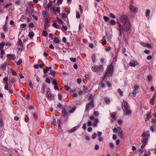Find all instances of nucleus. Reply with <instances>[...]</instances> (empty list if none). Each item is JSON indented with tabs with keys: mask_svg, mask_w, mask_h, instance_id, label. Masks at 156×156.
<instances>
[{
	"mask_svg": "<svg viewBox=\"0 0 156 156\" xmlns=\"http://www.w3.org/2000/svg\"><path fill=\"white\" fill-rule=\"evenodd\" d=\"M91 69L93 72L99 73L102 72L103 71L104 68L102 65H100L99 66H95L92 67Z\"/></svg>",
	"mask_w": 156,
	"mask_h": 156,
	"instance_id": "obj_1",
	"label": "nucleus"
},
{
	"mask_svg": "<svg viewBox=\"0 0 156 156\" xmlns=\"http://www.w3.org/2000/svg\"><path fill=\"white\" fill-rule=\"evenodd\" d=\"M113 68L112 66H109L108 67V69L106 71L105 74L104 76L102 78V80H105L106 76H112L113 73Z\"/></svg>",
	"mask_w": 156,
	"mask_h": 156,
	"instance_id": "obj_2",
	"label": "nucleus"
},
{
	"mask_svg": "<svg viewBox=\"0 0 156 156\" xmlns=\"http://www.w3.org/2000/svg\"><path fill=\"white\" fill-rule=\"evenodd\" d=\"M124 31L127 32L130 28V23L129 22L125 23L123 25Z\"/></svg>",
	"mask_w": 156,
	"mask_h": 156,
	"instance_id": "obj_3",
	"label": "nucleus"
},
{
	"mask_svg": "<svg viewBox=\"0 0 156 156\" xmlns=\"http://www.w3.org/2000/svg\"><path fill=\"white\" fill-rule=\"evenodd\" d=\"M41 15L44 20H49V15L48 12H47V11H42Z\"/></svg>",
	"mask_w": 156,
	"mask_h": 156,
	"instance_id": "obj_4",
	"label": "nucleus"
},
{
	"mask_svg": "<svg viewBox=\"0 0 156 156\" xmlns=\"http://www.w3.org/2000/svg\"><path fill=\"white\" fill-rule=\"evenodd\" d=\"M120 20L122 23H125L129 22L128 17L125 15H123L121 16L120 18Z\"/></svg>",
	"mask_w": 156,
	"mask_h": 156,
	"instance_id": "obj_5",
	"label": "nucleus"
},
{
	"mask_svg": "<svg viewBox=\"0 0 156 156\" xmlns=\"http://www.w3.org/2000/svg\"><path fill=\"white\" fill-rule=\"evenodd\" d=\"M90 107L91 108H94V107L93 104V101L92 100L90 103H88L86 105L85 111H87L89 110Z\"/></svg>",
	"mask_w": 156,
	"mask_h": 156,
	"instance_id": "obj_6",
	"label": "nucleus"
},
{
	"mask_svg": "<svg viewBox=\"0 0 156 156\" xmlns=\"http://www.w3.org/2000/svg\"><path fill=\"white\" fill-rule=\"evenodd\" d=\"M123 110L125 115H129L131 114L130 107L126 108V109H123Z\"/></svg>",
	"mask_w": 156,
	"mask_h": 156,
	"instance_id": "obj_7",
	"label": "nucleus"
},
{
	"mask_svg": "<svg viewBox=\"0 0 156 156\" xmlns=\"http://www.w3.org/2000/svg\"><path fill=\"white\" fill-rule=\"evenodd\" d=\"M129 8L130 9L131 12L134 13H136L138 11V9L136 7L130 5L129 6Z\"/></svg>",
	"mask_w": 156,
	"mask_h": 156,
	"instance_id": "obj_8",
	"label": "nucleus"
},
{
	"mask_svg": "<svg viewBox=\"0 0 156 156\" xmlns=\"http://www.w3.org/2000/svg\"><path fill=\"white\" fill-rule=\"evenodd\" d=\"M138 64V62L133 59L131 60L129 65L130 66L135 67Z\"/></svg>",
	"mask_w": 156,
	"mask_h": 156,
	"instance_id": "obj_9",
	"label": "nucleus"
},
{
	"mask_svg": "<svg viewBox=\"0 0 156 156\" xmlns=\"http://www.w3.org/2000/svg\"><path fill=\"white\" fill-rule=\"evenodd\" d=\"M7 58L10 60H15L16 56L14 54H8L6 55Z\"/></svg>",
	"mask_w": 156,
	"mask_h": 156,
	"instance_id": "obj_10",
	"label": "nucleus"
},
{
	"mask_svg": "<svg viewBox=\"0 0 156 156\" xmlns=\"http://www.w3.org/2000/svg\"><path fill=\"white\" fill-rule=\"evenodd\" d=\"M133 92L135 93L136 94L139 92V86L137 84H135L133 86Z\"/></svg>",
	"mask_w": 156,
	"mask_h": 156,
	"instance_id": "obj_11",
	"label": "nucleus"
},
{
	"mask_svg": "<svg viewBox=\"0 0 156 156\" xmlns=\"http://www.w3.org/2000/svg\"><path fill=\"white\" fill-rule=\"evenodd\" d=\"M122 109H126V108L129 107V106L128 105V103L125 101H123L122 103Z\"/></svg>",
	"mask_w": 156,
	"mask_h": 156,
	"instance_id": "obj_12",
	"label": "nucleus"
},
{
	"mask_svg": "<svg viewBox=\"0 0 156 156\" xmlns=\"http://www.w3.org/2000/svg\"><path fill=\"white\" fill-rule=\"evenodd\" d=\"M46 96L49 100H53L54 98V95L50 92H48Z\"/></svg>",
	"mask_w": 156,
	"mask_h": 156,
	"instance_id": "obj_13",
	"label": "nucleus"
},
{
	"mask_svg": "<svg viewBox=\"0 0 156 156\" xmlns=\"http://www.w3.org/2000/svg\"><path fill=\"white\" fill-rule=\"evenodd\" d=\"M150 135L149 131L144 132L142 134V137L148 138V137Z\"/></svg>",
	"mask_w": 156,
	"mask_h": 156,
	"instance_id": "obj_14",
	"label": "nucleus"
},
{
	"mask_svg": "<svg viewBox=\"0 0 156 156\" xmlns=\"http://www.w3.org/2000/svg\"><path fill=\"white\" fill-rule=\"evenodd\" d=\"M53 42L55 44H58L60 43V41L57 37H55L53 39Z\"/></svg>",
	"mask_w": 156,
	"mask_h": 156,
	"instance_id": "obj_15",
	"label": "nucleus"
},
{
	"mask_svg": "<svg viewBox=\"0 0 156 156\" xmlns=\"http://www.w3.org/2000/svg\"><path fill=\"white\" fill-rule=\"evenodd\" d=\"M140 44L143 46L149 48H152V46L149 44H144L143 42H141L140 43Z\"/></svg>",
	"mask_w": 156,
	"mask_h": 156,
	"instance_id": "obj_16",
	"label": "nucleus"
},
{
	"mask_svg": "<svg viewBox=\"0 0 156 156\" xmlns=\"http://www.w3.org/2000/svg\"><path fill=\"white\" fill-rule=\"evenodd\" d=\"M89 118L91 120H92L94 119V123H95L97 124L99 122V120L97 118L94 119V116H90L89 117Z\"/></svg>",
	"mask_w": 156,
	"mask_h": 156,
	"instance_id": "obj_17",
	"label": "nucleus"
},
{
	"mask_svg": "<svg viewBox=\"0 0 156 156\" xmlns=\"http://www.w3.org/2000/svg\"><path fill=\"white\" fill-rule=\"evenodd\" d=\"M143 139L142 140V142L143 144H147L148 143V138H144L142 137Z\"/></svg>",
	"mask_w": 156,
	"mask_h": 156,
	"instance_id": "obj_18",
	"label": "nucleus"
},
{
	"mask_svg": "<svg viewBox=\"0 0 156 156\" xmlns=\"http://www.w3.org/2000/svg\"><path fill=\"white\" fill-rule=\"evenodd\" d=\"M44 27L45 28L48 27L49 26V20H45Z\"/></svg>",
	"mask_w": 156,
	"mask_h": 156,
	"instance_id": "obj_19",
	"label": "nucleus"
},
{
	"mask_svg": "<svg viewBox=\"0 0 156 156\" xmlns=\"http://www.w3.org/2000/svg\"><path fill=\"white\" fill-rule=\"evenodd\" d=\"M111 117L113 119L112 120V121H113L116 119V117L115 115V113L113 112L111 114Z\"/></svg>",
	"mask_w": 156,
	"mask_h": 156,
	"instance_id": "obj_20",
	"label": "nucleus"
},
{
	"mask_svg": "<svg viewBox=\"0 0 156 156\" xmlns=\"http://www.w3.org/2000/svg\"><path fill=\"white\" fill-rule=\"evenodd\" d=\"M52 26L56 28H59V26L57 24L56 21L54 22V23L52 25Z\"/></svg>",
	"mask_w": 156,
	"mask_h": 156,
	"instance_id": "obj_21",
	"label": "nucleus"
},
{
	"mask_svg": "<svg viewBox=\"0 0 156 156\" xmlns=\"http://www.w3.org/2000/svg\"><path fill=\"white\" fill-rule=\"evenodd\" d=\"M52 4L51 2H49L46 5V7L45 8L47 9H49V8L52 6Z\"/></svg>",
	"mask_w": 156,
	"mask_h": 156,
	"instance_id": "obj_22",
	"label": "nucleus"
},
{
	"mask_svg": "<svg viewBox=\"0 0 156 156\" xmlns=\"http://www.w3.org/2000/svg\"><path fill=\"white\" fill-rule=\"evenodd\" d=\"M151 11L149 9H147L145 12V15L146 17H148L149 16V14L150 12Z\"/></svg>",
	"mask_w": 156,
	"mask_h": 156,
	"instance_id": "obj_23",
	"label": "nucleus"
},
{
	"mask_svg": "<svg viewBox=\"0 0 156 156\" xmlns=\"http://www.w3.org/2000/svg\"><path fill=\"white\" fill-rule=\"evenodd\" d=\"M95 117H98L99 115V112L97 111L94 110L93 113Z\"/></svg>",
	"mask_w": 156,
	"mask_h": 156,
	"instance_id": "obj_24",
	"label": "nucleus"
},
{
	"mask_svg": "<svg viewBox=\"0 0 156 156\" xmlns=\"http://www.w3.org/2000/svg\"><path fill=\"white\" fill-rule=\"evenodd\" d=\"M34 32H30L29 33L28 36L30 37V38L32 39L34 37Z\"/></svg>",
	"mask_w": 156,
	"mask_h": 156,
	"instance_id": "obj_25",
	"label": "nucleus"
},
{
	"mask_svg": "<svg viewBox=\"0 0 156 156\" xmlns=\"http://www.w3.org/2000/svg\"><path fill=\"white\" fill-rule=\"evenodd\" d=\"M152 80V76L151 75H148L147 76V81L150 82Z\"/></svg>",
	"mask_w": 156,
	"mask_h": 156,
	"instance_id": "obj_26",
	"label": "nucleus"
},
{
	"mask_svg": "<svg viewBox=\"0 0 156 156\" xmlns=\"http://www.w3.org/2000/svg\"><path fill=\"white\" fill-rule=\"evenodd\" d=\"M5 45V44L3 42H1L0 43V50H3L4 46Z\"/></svg>",
	"mask_w": 156,
	"mask_h": 156,
	"instance_id": "obj_27",
	"label": "nucleus"
},
{
	"mask_svg": "<svg viewBox=\"0 0 156 156\" xmlns=\"http://www.w3.org/2000/svg\"><path fill=\"white\" fill-rule=\"evenodd\" d=\"M56 19L57 20V21L58 23L62 24L63 23V22L61 19L59 18L58 17H57L56 18Z\"/></svg>",
	"mask_w": 156,
	"mask_h": 156,
	"instance_id": "obj_28",
	"label": "nucleus"
},
{
	"mask_svg": "<svg viewBox=\"0 0 156 156\" xmlns=\"http://www.w3.org/2000/svg\"><path fill=\"white\" fill-rule=\"evenodd\" d=\"M136 94L133 92H131L129 93V95L131 97H134L136 96Z\"/></svg>",
	"mask_w": 156,
	"mask_h": 156,
	"instance_id": "obj_29",
	"label": "nucleus"
},
{
	"mask_svg": "<svg viewBox=\"0 0 156 156\" xmlns=\"http://www.w3.org/2000/svg\"><path fill=\"white\" fill-rule=\"evenodd\" d=\"M155 97L154 96L150 101V103L152 105H153L154 104V102L155 100Z\"/></svg>",
	"mask_w": 156,
	"mask_h": 156,
	"instance_id": "obj_30",
	"label": "nucleus"
},
{
	"mask_svg": "<svg viewBox=\"0 0 156 156\" xmlns=\"http://www.w3.org/2000/svg\"><path fill=\"white\" fill-rule=\"evenodd\" d=\"M104 100L105 102L108 104L110 103V100L109 99L107 98H105Z\"/></svg>",
	"mask_w": 156,
	"mask_h": 156,
	"instance_id": "obj_31",
	"label": "nucleus"
},
{
	"mask_svg": "<svg viewBox=\"0 0 156 156\" xmlns=\"http://www.w3.org/2000/svg\"><path fill=\"white\" fill-rule=\"evenodd\" d=\"M4 126L3 124V119L1 118L0 119V129L2 128V127Z\"/></svg>",
	"mask_w": 156,
	"mask_h": 156,
	"instance_id": "obj_32",
	"label": "nucleus"
},
{
	"mask_svg": "<svg viewBox=\"0 0 156 156\" xmlns=\"http://www.w3.org/2000/svg\"><path fill=\"white\" fill-rule=\"evenodd\" d=\"M48 10H50L51 12H55V9L52 6L49 8V9Z\"/></svg>",
	"mask_w": 156,
	"mask_h": 156,
	"instance_id": "obj_33",
	"label": "nucleus"
},
{
	"mask_svg": "<svg viewBox=\"0 0 156 156\" xmlns=\"http://www.w3.org/2000/svg\"><path fill=\"white\" fill-rule=\"evenodd\" d=\"M69 112H67L66 109L63 108L62 111V114L64 115H66Z\"/></svg>",
	"mask_w": 156,
	"mask_h": 156,
	"instance_id": "obj_34",
	"label": "nucleus"
},
{
	"mask_svg": "<svg viewBox=\"0 0 156 156\" xmlns=\"http://www.w3.org/2000/svg\"><path fill=\"white\" fill-rule=\"evenodd\" d=\"M10 71L12 74L13 75H16V71L12 69L11 68L10 69Z\"/></svg>",
	"mask_w": 156,
	"mask_h": 156,
	"instance_id": "obj_35",
	"label": "nucleus"
},
{
	"mask_svg": "<svg viewBox=\"0 0 156 156\" xmlns=\"http://www.w3.org/2000/svg\"><path fill=\"white\" fill-rule=\"evenodd\" d=\"M56 12L59 14H60V8L59 7H57L55 9V12Z\"/></svg>",
	"mask_w": 156,
	"mask_h": 156,
	"instance_id": "obj_36",
	"label": "nucleus"
},
{
	"mask_svg": "<svg viewBox=\"0 0 156 156\" xmlns=\"http://www.w3.org/2000/svg\"><path fill=\"white\" fill-rule=\"evenodd\" d=\"M109 145L110 147L112 149H113L114 147V144L112 143H109Z\"/></svg>",
	"mask_w": 156,
	"mask_h": 156,
	"instance_id": "obj_37",
	"label": "nucleus"
},
{
	"mask_svg": "<svg viewBox=\"0 0 156 156\" xmlns=\"http://www.w3.org/2000/svg\"><path fill=\"white\" fill-rule=\"evenodd\" d=\"M16 79L14 77H13L11 79V82L13 84L14 83H16Z\"/></svg>",
	"mask_w": 156,
	"mask_h": 156,
	"instance_id": "obj_38",
	"label": "nucleus"
},
{
	"mask_svg": "<svg viewBox=\"0 0 156 156\" xmlns=\"http://www.w3.org/2000/svg\"><path fill=\"white\" fill-rule=\"evenodd\" d=\"M118 92L119 93L121 96H123V92L119 88L117 90Z\"/></svg>",
	"mask_w": 156,
	"mask_h": 156,
	"instance_id": "obj_39",
	"label": "nucleus"
},
{
	"mask_svg": "<svg viewBox=\"0 0 156 156\" xmlns=\"http://www.w3.org/2000/svg\"><path fill=\"white\" fill-rule=\"evenodd\" d=\"M118 134L119 136V137L120 138L122 137L123 136V133H122V131L120 130V131H119V132H118Z\"/></svg>",
	"mask_w": 156,
	"mask_h": 156,
	"instance_id": "obj_40",
	"label": "nucleus"
},
{
	"mask_svg": "<svg viewBox=\"0 0 156 156\" xmlns=\"http://www.w3.org/2000/svg\"><path fill=\"white\" fill-rule=\"evenodd\" d=\"M84 93L87 92L88 91L87 88V87L84 86L83 89V90Z\"/></svg>",
	"mask_w": 156,
	"mask_h": 156,
	"instance_id": "obj_41",
	"label": "nucleus"
},
{
	"mask_svg": "<svg viewBox=\"0 0 156 156\" xmlns=\"http://www.w3.org/2000/svg\"><path fill=\"white\" fill-rule=\"evenodd\" d=\"M96 56L94 54H93L92 56V58L94 62H96Z\"/></svg>",
	"mask_w": 156,
	"mask_h": 156,
	"instance_id": "obj_42",
	"label": "nucleus"
},
{
	"mask_svg": "<svg viewBox=\"0 0 156 156\" xmlns=\"http://www.w3.org/2000/svg\"><path fill=\"white\" fill-rule=\"evenodd\" d=\"M76 129V127H74L69 131V132L72 133Z\"/></svg>",
	"mask_w": 156,
	"mask_h": 156,
	"instance_id": "obj_43",
	"label": "nucleus"
},
{
	"mask_svg": "<svg viewBox=\"0 0 156 156\" xmlns=\"http://www.w3.org/2000/svg\"><path fill=\"white\" fill-rule=\"evenodd\" d=\"M62 27L63 28V30H62V31H66L67 30L68 28H67V27L66 26H64V25H62Z\"/></svg>",
	"mask_w": 156,
	"mask_h": 156,
	"instance_id": "obj_44",
	"label": "nucleus"
},
{
	"mask_svg": "<svg viewBox=\"0 0 156 156\" xmlns=\"http://www.w3.org/2000/svg\"><path fill=\"white\" fill-rule=\"evenodd\" d=\"M19 45L20 46L23 47V43L21 39L19 40Z\"/></svg>",
	"mask_w": 156,
	"mask_h": 156,
	"instance_id": "obj_45",
	"label": "nucleus"
},
{
	"mask_svg": "<svg viewBox=\"0 0 156 156\" xmlns=\"http://www.w3.org/2000/svg\"><path fill=\"white\" fill-rule=\"evenodd\" d=\"M42 34L43 36L45 37H46L48 35V33L46 30H43Z\"/></svg>",
	"mask_w": 156,
	"mask_h": 156,
	"instance_id": "obj_46",
	"label": "nucleus"
},
{
	"mask_svg": "<svg viewBox=\"0 0 156 156\" xmlns=\"http://www.w3.org/2000/svg\"><path fill=\"white\" fill-rule=\"evenodd\" d=\"M52 124L54 126H56V120L55 118L53 119V121L52 122Z\"/></svg>",
	"mask_w": 156,
	"mask_h": 156,
	"instance_id": "obj_47",
	"label": "nucleus"
},
{
	"mask_svg": "<svg viewBox=\"0 0 156 156\" xmlns=\"http://www.w3.org/2000/svg\"><path fill=\"white\" fill-rule=\"evenodd\" d=\"M21 3V2L20 0H16L15 2V4L17 5H19Z\"/></svg>",
	"mask_w": 156,
	"mask_h": 156,
	"instance_id": "obj_48",
	"label": "nucleus"
},
{
	"mask_svg": "<svg viewBox=\"0 0 156 156\" xmlns=\"http://www.w3.org/2000/svg\"><path fill=\"white\" fill-rule=\"evenodd\" d=\"M84 26L83 24L80 23L79 27V29L80 30H81L82 29V28Z\"/></svg>",
	"mask_w": 156,
	"mask_h": 156,
	"instance_id": "obj_49",
	"label": "nucleus"
},
{
	"mask_svg": "<svg viewBox=\"0 0 156 156\" xmlns=\"http://www.w3.org/2000/svg\"><path fill=\"white\" fill-rule=\"evenodd\" d=\"M3 31L5 32H6L7 31V29L6 28L5 25H4L3 27Z\"/></svg>",
	"mask_w": 156,
	"mask_h": 156,
	"instance_id": "obj_50",
	"label": "nucleus"
},
{
	"mask_svg": "<svg viewBox=\"0 0 156 156\" xmlns=\"http://www.w3.org/2000/svg\"><path fill=\"white\" fill-rule=\"evenodd\" d=\"M22 62V60L21 59H20L17 62L16 64L18 66L20 65L21 64Z\"/></svg>",
	"mask_w": 156,
	"mask_h": 156,
	"instance_id": "obj_51",
	"label": "nucleus"
},
{
	"mask_svg": "<svg viewBox=\"0 0 156 156\" xmlns=\"http://www.w3.org/2000/svg\"><path fill=\"white\" fill-rule=\"evenodd\" d=\"M88 98L89 99H91V101H92V100H93L92 98L93 97V95L91 94H88Z\"/></svg>",
	"mask_w": 156,
	"mask_h": 156,
	"instance_id": "obj_52",
	"label": "nucleus"
},
{
	"mask_svg": "<svg viewBox=\"0 0 156 156\" xmlns=\"http://www.w3.org/2000/svg\"><path fill=\"white\" fill-rule=\"evenodd\" d=\"M12 5L11 3H9L8 4H7L5 6V7L7 9L11 5Z\"/></svg>",
	"mask_w": 156,
	"mask_h": 156,
	"instance_id": "obj_53",
	"label": "nucleus"
},
{
	"mask_svg": "<svg viewBox=\"0 0 156 156\" xmlns=\"http://www.w3.org/2000/svg\"><path fill=\"white\" fill-rule=\"evenodd\" d=\"M57 123L58 124V128L59 129V128H60L61 126V122L59 120H57Z\"/></svg>",
	"mask_w": 156,
	"mask_h": 156,
	"instance_id": "obj_54",
	"label": "nucleus"
},
{
	"mask_svg": "<svg viewBox=\"0 0 156 156\" xmlns=\"http://www.w3.org/2000/svg\"><path fill=\"white\" fill-rule=\"evenodd\" d=\"M55 71H51V72L49 74L51 75L52 76H54L55 74Z\"/></svg>",
	"mask_w": 156,
	"mask_h": 156,
	"instance_id": "obj_55",
	"label": "nucleus"
},
{
	"mask_svg": "<svg viewBox=\"0 0 156 156\" xmlns=\"http://www.w3.org/2000/svg\"><path fill=\"white\" fill-rule=\"evenodd\" d=\"M110 23L112 25H115V24L116 22L114 20H112L110 21Z\"/></svg>",
	"mask_w": 156,
	"mask_h": 156,
	"instance_id": "obj_56",
	"label": "nucleus"
},
{
	"mask_svg": "<svg viewBox=\"0 0 156 156\" xmlns=\"http://www.w3.org/2000/svg\"><path fill=\"white\" fill-rule=\"evenodd\" d=\"M77 82L79 84L81 83L82 82V79L80 78H78L77 79Z\"/></svg>",
	"mask_w": 156,
	"mask_h": 156,
	"instance_id": "obj_57",
	"label": "nucleus"
},
{
	"mask_svg": "<svg viewBox=\"0 0 156 156\" xmlns=\"http://www.w3.org/2000/svg\"><path fill=\"white\" fill-rule=\"evenodd\" d=\"M106 83L108 87H112V85L109 82L107 81Z\"/></svg>",
	"mask_w": 156,
	"mask_h": 156,
	"instance_id": "obj_58",
	"label": "nucleus"
},
{
	"mask_svg": "<svg viewBox=\"0 0 156 156\" xmlns=\"http://www.w3.org/2000/svg\"><path fill=\"white\" fill-rule=\"evenodd\" d=\"M70 60L71 61L74 62L76 61V58H70Z\"/></svg>",
	"mask_w": 156,
	"mask_h": 156,
	"instance_id": "obj_59",
	"label": "nucleus"
},
{
	"mask_svg": "<svg viewBox=\"0 0 156 156\" xmlns=\"http://www.w3.org/2000/svg\"><path fill=\"white\" fill-rule=\"evenodd\" d=\"M150 130L152 132H154V128L153 126H151L150 128Z\"/></svg>",
	"mask_w": 156,
	"mask_h": 156,
	"instance_id": "obj_60",
	"label": "nucleus"
},
{
	"mask_svg": "<svg viewBox=\"0 0 156 156\" xmlns=\"http://www.w3.org/2000/svg\"><path fill=\"white\" fill-rule=\"evenodd\" d=\"M110 16L111 17L113 18V19H115L116 18L115 16L112 13H110Z\"/></svg>",
	"mask_w": 156,
	"mask_h": 156,
	"instance_id": "obj_61",
	"label": "nucleus"
},
{
	"mask_svg": "<svg viewBox=\"0 0 156 156\" xmlns=\"http://www.w3.org/2000/svg\"><path fill=\"white\" fill-rule=\"evenodd\" d=\"M58 99L60 100H61L62 99V95L60 94H58Z\"/></svg>",
	"mask_w": 156,
	"mask_h": 156,
	"instance_id": "obj_62",
	"label": "nucleus"
},
{
	"mask_svg": "<svg viewBox=\"0 0 156 156\" xmlns=\"http://www.w3.org/2000/svg\"><path fill=\"white\" fill-rule=\"evenodd\" d=\"M96 136L97 135L96 133H93L92 135V138L93 139H95L96 138Z\"/></svg>",
	"mask_w": 156,
	"mask_h": 156,
	"instance_id": "obj_63",
	"label": "nucleus"
},
{
	"mask_svg": "<svg viewBox=\"0 0 156 156\" xmlns=\"http://www.w3.org/2000/svg\"><path fill=\"white\" fill-rule=\"evenodd\" d=\"M103 18L104 20L106 22H107L109 20V18L107 16H104Z\"/></svg>",
	"mask_w": 156,
	"mask_h": 156,
	"instance_id": "obj_64",
	"label": "nucleus"
}]
</instances>
